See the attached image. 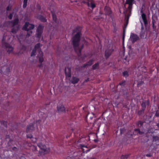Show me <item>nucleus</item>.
Listing matches in <instances>:
<instances>
[{
    "mask_svg": "<svg viewBox=\"0 0 159 159\" xmlns=\"http://www.w3.org/2000/svg\"><path fill=\"white\" fill-rule=\"evenodd\" d=\"M81 28L79 26H78L73 31V33H77L72 38V43L74 50L78 55L81 54L82 50L79 47L81 39Z\"/></svg>",
    "mask_w": 159,
    "mask_h": 159,
    "instance_id": "1",
    "label": "nucleus"
},
{
    "mask_svg": "<svg viewBox=\"0 0 159 159\" xmlns=\"http://www.w3.org/2000/svg\"><path fill=\"white\" fill-rule=\"evenodd\" d=\"M38 146L40 150L39 151V155L41 156L47 154L50 151V148H47L46 146L42 143H37Z\"/></svg>",
    "mask_w": 159,
    "mask_h": 159,
    "instance_id": "2",
    "label": "nucleus"
},
{
    "mask_svg": "<svg viewBox=\"0 0 159 159\" xmlns=\"http://www.w3.org/2000/svg\"><path fill=\"white\" fill-rule=\"evenodd\" d=\"M34 25L30 24L29 22H26L23 27V29L27 31L26 37H29L32 33V30L34 28Z\"/></svg>",
    "mask_w": 159,
    "mask_h": 159,
    "instance_id": "3",
    "label": "nucleus"
},
{
    "mask_svg": "<svg viewBox=\"0 0 159 159\" xmlns=\"http://www.w3.org/2000/svg\"><path fill=\"white\" fill-rule=\"evenodd\" d=\"M41 121L39 120L36 121V122H34L31 123L27 126L26 132L27 133L31 132L35 128L38 129V126L39 125Z\"/></svg>",
    "mask_w": 159,
    "mask_h": 159,
    "instance_id": "4",
    "label": "nucleus"
},
{
    "mask_svg": "<svg viewBox=\"0 0 159 159\" xmlns=\"http://www.w3.org/2000/svg\"><path fill=\"white\" fill-rule=\"evenodd\" d=\"M19 20L18 18L15 19L13 20L9 21L10 25L12 27L11 32L13 34H15L17 31L19 30V26L15 27V25H17L18 23Z\"/></svg>",
    "mask_w": 159,
    "mask_h": 159,
    "instance_id": "5",
    "label": "nucleus"
},
{
    "mask_svg": "<svg viewBox=\"0 0 159 159\" xmlns=\"http://www.w3.org/2000/svg\"><path fill=\"white\" fill-rule=\"evenodd\" d=\"M6 39V36L5 35H3V38L2 40V46L3 47L5 48H8V49L7 51V52L9 54L13 52V48L10 45L9 43L5 42Z\"/></svg>",
    "mask_w": 159,
    "mask_h": 159,
    "instance_id": "6",
    "label": "nucleus"
},
{
    "mask_svg": "<svg viewBox=\"0 0 159 159\" xmlns=\"http://www.w3.org/2000/svg\"><path fill=\"white\" fill-rule=\"evenodd\" d=\"M44 29V26L39 24L36 30V38L40 39L41 38L42 34L43 33V30Z\"/></svg>",
    "mask_w": 159,
    "mask_h": 159,
    "instance_id": "7",
    "label": "nucleus"
},
{
    "mask_svg": "<svg viewBox=\"0 0 159 159\" xmlns=\"http://www.w3.org/2000/svg\"><path fill=\"white\" fill-rule=\"evenodd\" d=\"M83 2L87 5L88 7L94 9L96 7L95 1L93 0H87V1H84Z\"/></svg>",
    "mask_w": 159,
    "mask_h": 159,
    "instance_id": "8",
    "label": "nucleus"
},
{
    "mask_svg": "<svg viewBox=\"0 0 159 159\" xmlns=\"http://www.w3.org/2000/svg\"><path fill=\"white\" fill-rule=\"evenodd\" d=\"M130 39L133 43H134L139 39V38L137 35L132 33L130 34Z\"/></svg>",
    "mask_w": 159,
    "mask_h": 159,
    "instance_id": "9",
    "label": "nucleus"
},
{
    "mask_svg": "<svg viewBox=\"0 0 159 159\" xmlns=\"http://www.w3.org/2000/svg\"><path fill=\"white\" fill-rule=\"evenodd\" d=\"M135 0H126L125 4L128 5V9L129 10H131L133 8V6L135 3Z\"/></svg>",
    "mask_w": 159,
    "mask_h": 159,
    "instance_id": "10",
    "label": "nucleus"
},
{
    "mask_svg": "<svg viewBox=\"0 0 159 159\" xmlns=\"http://www.w3.org/2000/svg\"><path fill=\"white\" fill-rule=\"evenodd\" d=\"M114 51V50L113 48L106 50L105 52V56L106 58L108 59Z\"/></svg>",
    "mask_w": 159,
    "mask_h": 159,
    "instance_id": "11",
    "label": "nucleus"
},
{
    "mask_svg": "<svg viewBox=\"0 0 159 159\" xmlns=\"http://www.w3.org/2000/svg\"><path fill=\"white\" fill-rule=\"evenodd\" d=\"M105 15L109 16H111L112 13V11L110 7L107 6H105L104 8Z\"/></svg>",
    "mask_w": 159,
    "mask_h": 159,
    "instance_id": "12",
    "label": "nucleus"
},
{
    "mask_svg": "<svg viewBox=\"0 0 159 159\" xmlns=\"http://www.w3.org/2000/svg\"><path fill=\"white\" fill-rule=\"evenodd\" d=\"M140 13L142 14L141 17L144 22V24L145 25H146L148 24L146 16L145 13H143L142 9L140 11Z\"/></svg>",
    "mask_w": 159,
    "mask_h": 159,
    "instance_id": "13",
    "label": "nucleus"
},
{
    "mask_svg": "<svg viewBox=\"0 0 159 159\" xmlns=\"http://www.w3.org/2000/svg\"><path fill=\"white\" fill-rule=\"evenodd\" d=\"M150 104V101L149 100L143 101L141 104V109L145 110L147 105L149 106Z\"/></svg>",
    "mask_w": 159,
    "mask_h": 159,
    "instance_id": "14",
    "label": "nucleus"
},
{
    "mask_svg": "<svg viewBox=\"0 0 159 159\" xmlns=\"http://www.w3.org/2000/svg\"><path fill=\"white\" fill-rule=\"evenodd\" d=\"M57 109L58 111L59 112H66V109L62 104H59L57 107Z\"/></svg>",
    "mask_w": 159,
    "mask_h": 159,
    "instance_id": "15",
    "label": "nucleus"
},
{
    "mask_svg": "<svg viewBox=\"0 0 159 159\" xmlns=\"http://www.w3.org/2000/svg\"><path fill=\"white\" fill-rule=\"evenodd\" d=\"M142 133L140 131L139 129H135L134 130V131L133 132V134H130L131 136H132L133 135H136L138 134H141Z\"/></svg>",
    "mask_w": 159,
    "mask_h": 159,
    "instance_id": "16",
    "label": "nucleus"
},
{
    "mask_svg": "<svg viewBox=\"0 0 159 159\" xmlns=\"http://www.w3.org/2000/svg\"><path fill=\"white\" fill-rule=\"evenodd\" d=\"M37 18L43 22H46L47 21L46 19L41 15H38Z\"/></svg>",
    "mask_w": 159,
    "mask_h": 159,
    "instance_id": "17",
    "label": "nucleus"
},
{
    "mask_svg": "<svg viewBox=\"0 0 159 159\" xmlns=\"http://www.w3.org/2000/svg\"><path fill=\"white\" fill-rule=\"evenodd\" d=\"M153 142H155L157 145H159V137L157 136H154L152 137Z\"/></svg>",
    "mask_w": 159,
    "mask_h": 159,
    "instance_id": "18",
    "label": "nucleus"
},
{
    "mask_svg": "<svg viewBox=\"0 0 159 159\" xmlns=\"http://www.w3.org/2000/svg\"><path fill=\"white\" fill-rule=\"evenodd\" d=\"M27 137L28 138H30L32 140L33 143H34L36 142L37 139L36 138H34L33 137L32 134H28L27 135Z\"/></svg>",
    "mask_w": 159,
    "mask_h": 159,
    "instance_id": "19",
    "label": "nucleus"
},
{
    "mask_svg": "<svg viewBox=\"0 0 159 159\" xmlns=\"http://www.w3.org/2000/svg\"><path fill=\"white\" fill-rule=\"evenodd\" d=\"M68 71L66 72V68L65 70V73L66 75V77L67 78H69L71 77V70L70 68H68Z\"/></svg>",
    "mask_w": 159,
    "mask_h": 159,
    "instance_id": "20",
    "label": "nucleus"
},
{
    "mask_svg": "<svg viewBox=\"0 0 159 159\" xmlns=\"http://www.w3.org/2000/svg\"><path fill=\"white\" fill-rule=\"evenodd\" d=\"M128 22V18L126 22V23L124 25L125 27L123 28V41L124 40L125 36V32L126 28L127 25V24Z\"/></svg>",
    "mask_w": 159,
    "mask_h": 159,
    "instance_id": "21",
    "label": "nucleus"
},
{
    "mask_svg": "<svg viewBox=\"0 0 159 159\" xmlns=\"http://www.w3.org/2000/svg\"><path fill=\"white\" fill-rule=\"evenodd\" d=\"M79 80L78 78L75 77H73L71 80V81L72 84H75L77 83Z\"/></svg>",
    "mask_w": 159,
    "mask_h": 159,
    "instance_id": "22",
    "label": "nucleus"
},
{
    "mask_svg": "<svg viewBox=\"0 0 159 159\" xmlns=\"http://www.w3.org/2000/svg\"><path fill=\"white\" fill-rule=\"evenodd\" d=\"M52 19L54 21L55 23L57 24V25L58 24V23H57V16L53 12H52ZM58 26V25H57V26Z\"/></svg>",
    "mask_w": 159,
    "mask_h": 159,
    "instance_id": "23",
    "label": "nucleus"
},
{
    "mask_svg": "<svg viewBox=\"0 0 159 159\" xmlns=\"http://www.w3.org/2000/svg\"><path fill=\"white\" fill-rule=\"evenodd\" d=\"M39 53L40 54V56L39 57V62H40V63H42V62L43 61V53L41 51H40V52H39Z\"/></svg>",
    "mask_w": 159,
    "mask_h": 159,
    "instance_id": "24",
    "label": "nucleus"
},
{
    "mask_svg": "<svg viewBox=\"0 0 159 159\" xmlns=\"http://www.w3.org/2000/svg\"><path fill=\"white\" fill-rule=\"evenodd\" d=\"M99 62H98L97 63H95L92 66V69L93 70H95L98 69L99 68Z\"/></svg>",
    "mask_w": 159,
    "mask_h": 159,
    "instance_id": "25",
    "label": "nucleus"
},
{
    "mask_svg": "<svg viewBox=\"0 0 159 159\" xmlns=\"http://www.w3.org/2000/svg\"><path fill=\"white\" fill-rule=\"evenodd\" d=\"M143 121L139 120L138 121L137 123V125L138 127L141 128L143 125Z\"/></svg>",
    "mask_w": 159,
    "mask_h": 159,
    "instance_id": "26",
    "label": "nucleus"
},
{
    "mask_svg": "<svg viewBox=\"0 0 159 159\" xmlns=\"http://www.w3.org/2000/svg\"><path fill=\"white\" fill-rule=\"evenodd\" d=\"M122 74L123 76L126 78L128 77L129 75V72L127 71H125L123 72Z\"/></svg>",
    "mask_w": 159,
    "mask_h": 159,
    "instance_id": "27",
    "label": "nucleus"
},
{
    "mask_svg": "<svg viewBox=\"0 0 159 159\" xmlns=\"http://www.w3.org/2000/svg\"><path fill=\"white\" fill-rule=\"evenodd\" d=\"M145 32L144 30H141L139 34V36L141 39H143L144 38L145 35Z\"/></svg>",
    "mask_w": 159,
    "mask_h": 159,
    "instance_id": "28",
    "label": "nucleus"
},
{
    "mask_svg": "<svg viewBox=\"0 0 159 159\" xmlns=\"http://www.w3.org/2000/svg\"><path fill=\"white\" fill-rule=\"evenodd\" d=\"M40 47V43H38L35 45L34 48V49L36 50L38 49H39Z\"/></svg>",
    "mask_w": 159,
    "mask_h": 159,
    "instance_id": "29",
    "label": "nucleus"
},
{
    "mask_svg": "<svg viewBox=\"0 0 159 159\" xmlns=\"http://www.w3.org/2000/svg\"><path fill=\"white\" fill-rule=\"evenodd\" d=\"M125 83L126 81L124 80L120 82L119 83V85L121 86V87H123L125 86Z\"/></svg>",
    "mask_w": 159,
    "mask_h": 159,
    "instance_id": "30",
    "label": "nucleus"
},
{
    "mask_svg": "<svg viewBox=\"0 0 159 159\" xmlns=\"http://www.w3.org/2000/svg\"><path fill=\"white\" fill-rule=\"evenodd\" d=\"M1 123L2 125H3L5 127H7V123L6 121L2 120L1 121Z\"/></svg>",
    "mask_w": 159,
    "mask_h": 159,
    "instance_id": "31",
    "label": "nucleus"
},
{
    "mask_svg": "<svg viewBox=\"0 0 159 159\" xmlns=\"http://www.w3.org/2000/svg\"><path fill=\"white\" fill-rule=\"evenodd\" d=\"M145 110L141 109V110L139 111L138 112V115L140 116L143 115L144 113V111Z\"/></svg>",
    "mask_w": 159,
    "mask_h": 159,
    "instance_id": "32",
    "label": "nucleus"
},
{
    "mask_svg": "<svg viewBox=\"0 0 159 159\" xmlns=\"http://www.w3.org/2000/svg\"><path fill=\"white\" fill-rule=\"evenodd\" d=\"M36 50L35 49H33L31 53L30 56L32 57L35 55Z\"/></svg>",
    "mask_w": 159,
    "mask_h": 159,
    "instance_id": "33",
    "label": "nucleus"
},
{
    "mask_svg": "<svg viewBox=\"0 0 159 159\" xmlns=\"http://www.w3.org/2000/svg\"><path fill=\"white\" fill-rule=\"evenodd\" d=\"M28 0H23V7L25 8L26 7L27 5V1Z\"/></svg>",
    "mask_w": 159,
    "mask_h": 159,
    "instance_id": "34",
    "label": "nucleus"
},
{
    "mask_svg": "<svg viewBox=\"0 0 159 159\" xmlns=\"http://www.w3.org/2000/svg\"><path fill=\"white\" fill-rule=\"evenodd\" d=\"M94 60L93 59L90 60L87 63L88 66H90L93 64Z\"/></svg>",
    "mask_w": 159,
    "mask_h": 159,
    "instance_id": "35",
    "label": "nucleus"
},
{
    "mask_svg": "<svg viewBox=\"0 0 159 159\" xmlns=\"http://www.w3.org/2000/svg\"><path fill=\"white\" fill-rule=\"evenodd\" d=\"M129 156V155L127 154L125 155H122L121 159H127Z\"/></svg>",
    "mask_w": 159,
    "mask_h": 159,
    "instance_id": "36",
    "label": "nucleus"
},
{
    "mask_svg": "<svg viewBox=\"0 0 159 159\" xmlns=\"http://www.w3.org/2000/svg\"><path fill=\"white\" fill-rule=\"evenodd\" d=\"M32 150L34 151H38L37 150V148L36 146H32L31 147Z\"/></svg>",
    "mask_w": 159,
    "mask_h": 159,
    "instance_id": "37",
    "label": "nucleus"
},
{
    "mask_svg": "<svg viewBox=\"0 0 159 159\" xmlns=\"http://www.w3.org/2000/svg\"><path fill=\"white\" fill-rule=\"evenodd\" d=\"M14 14V12H12L9 14V15L8 16V18L10 20H11L12 19L13 15Z\"/></svg>",
    "mask_w": 159,
    "mask_h": 159,
    "instance_id": "38",
    "label": "nucleus"
},
{
    "mask_svg": "<svg viewBox=\"0 0 159 159\" xmlns=\"http://www.w3.org/2000/svg\"><path fill=\"white\" fill-rule=\"evenodd\" d=\"M144 83V82L143 81H139L137 84V86L138 87H139V86L142 85Z\"/></svg>",
    "mask_w": 159,
    "mask_h": 159,
    "instance_id": "39",
    "label": "nucleus"
},
{
    "mask_svg": "<svg viewBox=\"0 0 159 159\" xmlns=\"http://www.w3.org/2000/svg\"><path fill=\"white\" fill-rule=\"evenodd\" d=\"M120 134H122L124 133V132L125 131V129L124 128H121L120 129Z\"/></svg>",
    "mask_w": 159,
    "mask_h": 159,
    "instance_id": "40",
    "label": "nucleus"
},
{
    "mask_svg": "<svg viewBox=\"0 0 159 159\" xmlns=\"http://www.w3.org/2000/svg\"><path fill=\"white\" fill-rule=\"evenodd\" d=\"M36 7H37V9L38 10H40V9H41V6H40V5L39 4H37L36 5Z\"/></svg>",
    "mask_w": 159,
    "mask_h": 159,
    "instance_id": "41",
    "label": "nucleus"
},
{
    "mask_svg": "<svg viewBox=\"0 0 159 159\" xmlns=\"http://www.w3.org/2000/svg\"><path fill=\"white\" fill-rule=\"evenodd\" d=\"M156 21L155 20H154L153 18H152V24H155Z\"/></svg>",
    "mask_w": 159,
    "mask_h": 159,
    "instance_id": "42",
    "label": "nucleus"
},
{
    "mask_svg": "<svg viewBox=\"0 0 159 159\" xmlns=\"http://www.w3.org/2000/svg\"><path fill=\"white\" fill-rule=\"evenodd\" d=\"M155 116L157 117H159V111H157L155 114Z\"/></svg>",
    "mask_w": 159,
    "mask_h": 159,
    "instance_id": "43",
    "label": "nucleus"
},
{
    "mask_svg": "<svg viewBox=\"0 0 159 159\" xmlns=\"http://www.w3.org/2000/svg\"><path fill=\"white\" fill-rule=\"evenodd\" d=\"M146 156L148 157H151L152 156V154H147L146 155Z\"/></svg>",
    "mask_w": 159,
    "mask_h": 159,
    "instance_id": "44",
    "label": "nucleus"
},
{
    "mask_svg": "<svg viewBox=\"0 0 159 159\" xmlns=\"http://www.w3.org/2000/svg\"><path fill=\"white\" fill-rule=\"evenodd\" d=\"M11 9V8L9 6H8L7 7V9H6L7 11H9Z\"/></svg>",
    "mask_w": 159,
    "mask_h": 159,
    "instance_id": "45",
    "label": "nucleus"
},
{
    "mask_svg": "<svg viewBox=\"0 0 159 159\" xmlns=\"http://www.w3.org/2000/svg\"><path fill=\"white\" fill-rule=\"evenodd\" d=\"M88 66V65L87 64V63H85V64H84L83 65V67H85L86 66Z\"/></svg>",
    "mask_w": 159,
    "mask_h": 159,
    "instance_id": "46",
    "label": "nucleus"
},
{
    "mask_svg": "<svg viewBox=\"0 0 159 159\" xmlns=\"http://www.w3.org/2000/svg\"><path fill=\"white\" fill-rule=\"evenodd\" d=\"M152 27L153 29H156V26H155V24H152Z\"/></svg>",
    "mask_w": 159,
    "mask_h": 159,
    "instance_id": "47",
    "label": "nucleus"
},
{
    "mask_svg": "<svg viewBox=\"0 0 159 159\" xmlns=\"http://www.w3.org/2000/svg\"><path fill=\"white\" fill-rule=\"evenodd\" d=\"M12 150L14 151H16L17 150V148L16 147H14L13 148Z\"/></svg>",
    "mask_w": 159,
    "mask_h": 159,
    "instance_id": "48",
    "label": "nucleus"
},
{
    "mask_svg": "<svg viewBox=\"0 0 159 159\" xmlns=\"http://www.w3.org/2000/svg\"><path fill=\"white\" fill-rule=\"evenodd\" d=\"M20 159H25V158L24 157H22V156H20Z\"/></svg>",
    "mask_w": 159,
    "mask_h": 159,
    "instance_id": "49",
    "label": "nucleus"
},
{
    "mask_svg": "<svg viewBox=\"0 0 159 159\" xmlns=\"http://www.w3.org/2000/svg\"><path fill=\"white\" fill-rule=\"evenodd\" d=\"M156 125L158 127V128H159V122Z\"/></svg>",
    "mask_w": 159,
    "mask_h": 159,
    "instance_id": "50",
    "label": "nucleus"
},
{
    "mask_svg": "<svg viewBox=\"0 0 159 159\" xmlns=\"http://www.w3.org/2000/svg\"><path fill=\"white\" fill-rule=\"evenodd\" d=\"M141 30H144L143 27V26L141 27Z\"/></svg>",
    "mask_w": 159,
    "mask_h": 159,
    "instance_id": "51",
    "label": "nucleus"
},
{
    "mask_svg": "<svg viewBox=\"0 0 159 159\" xmlns=\"http://www.w3.org/2000/svg\"><path fill=\"white\" fill-rule=\"evenodd\" d=\"M9 135H7V136H6V139H7V138H9Z\"/></svg>",
    "mask_w": 159,
    "mask_h": 159,
    "instance_id": "52",
    "label": "nucleus"
},
{
    "mask_svg": "<svg viewBox=\"0 0 159 159\" xmlns=\"http://www.w3.org/2000/svg\"><path fill=\"white\" fill-rule=\"evenodd\" d=\"M81 147H85V146H84V145H81Z\"/></svg>",
    "mask_w": 159,
    "mask_h": 159,
    "instance_id": "53",
    "label": "nucleus"
},
{
    "mask_svg": "<svg viewBox=\"0 0 159 159\" xmlns=\"http://www.w3.org/2000/svg\"><path fill=\"white\" fill-rule=\"evenodd\" d=\"M90 159H96V158L95 157H92Z\"/></svg>",
    "mask_w": 159,
    "mask_h": 159,
    "instance_id": "54",
    "label": "nucleus"
},
{
    "mask_svg": "<svg viewBox=\"0 0 159 159\" xmlns=\"http://www.w3.org/2000/svg\"><path fill=\"white\" fill-rule=\"evenodd\" d=\"M42 63H41V64L39 65V66L40 67H41L42 66Z\"/></svg>",
    "mask_w": 159,
    "mask_h": 159,
    "instance_id": "55",
    "label": "nucleus"
},
{
    "mask_svg": "<svg viewBox=\"0 0 159 159\" xmlns=\"http://www.w3.org/2000/svg\"><path fill=\"white\" fill-rule=\"evenodd\" d=\"M144 69H146V67H144Z\"/></svg>",
    "mask_w": 159,
    "mask_h": 159,
    "instance_id": "56",
    "label": "nucleus"
}]
</instances>
